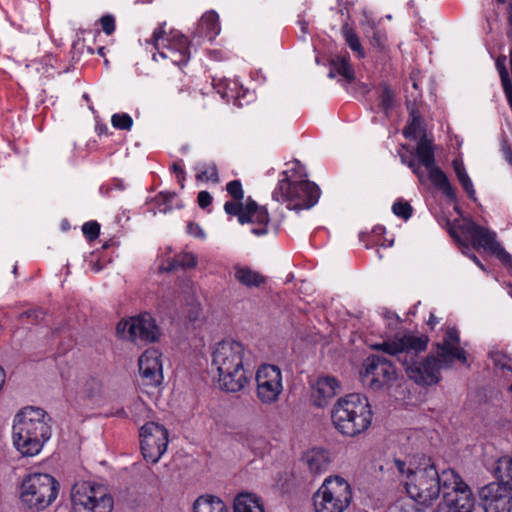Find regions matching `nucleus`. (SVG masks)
Here are the masks:
<instances>
[{
  "mask_svg": "<svg viewBox=\"0 0 512 512\" xmlns=\"http://www.w3.org/2000/svg\"><path fill=\"white\" fill-rule=\"evenodd\" d=\"M117 334L135 344H146L159 339L160 331L155 319L148 313L121 320L116 327Z\"/></svg>",
  "mask_w": 512,
  "mask_h": 512,
  "instance_id": "14",
  "label": "nucleus"
},
{
  "mask_svg": "<svg viewBox=\"0 0 512 512\" xmlns=\"http://www.w3.org/2000/svg\"><path fill=\"white\" fill-rule=\"evenodd\" d=\"M340 389V384L335 377L324 376L318 378L313 388L315 404L318 407L325 406L328 400L332 399L340 392Z\"/></svg>",
  "mask_w": 512,
  "mask_h": 512,
  "instance_id": "22",
  "label": "nucleus"
},
{
  "mask_svg": "<svg viewBox=\"0 0 512 512\" xmlns=\"http://www.w3.org/2000/svg\"><path fill=\"white\" fill-rule=\"evenodd\" d=\"M231 275L235 282L247 289L262 288L267 283V277L261 272L243 264H234Z\"/></svg>",
  "mask_w": 512,
  "mask_h": 512,
  "instance_id": "20",
  "label": "nucleus"
},
{
  "mask_svg": "<svg viewBox=\"0 0 512 512\" xmlns=\"http://www.w3.org/2000/svg\"><path fill=\"white\" fill-rule=\"evenodd\" d=\"M157 53L153 54V60H170L174 65L185 66L191 57L190 40L181 31L170 29L166 31V22L160 23L153 31L151 37L146 40Z\"/></svg>",
  "mask_w": 512,
  "mask_h": 512,
  "instance_id": "7",
  "label": "nucleus"
},
{
  "mask_svg": "<svg viewBox=\"0 0 512 512\" xmlns=\"http://www.w3.org/2000/svg\"><path fill=\"white\" fill-rule=\"evenodd\" d=\"M413 173L418 177L421 183L426 182L424 172L422 171L420 165L414 167Z\"/></svg>",
  "mask_w": 512,
  "mask_h": 512,
  "instance_id": "58",
  "label": "nucleus"
},
{
  "mask_svg": "<svg viewBox=\"0 0 512 512\" xmlns=\"http://www.w3.org/2000/svg\"><path fill=\"white\" fill-rule=\"evenodd\" d=\"M139 371L147 385L157 386L163 381L161 353L155 349H147L138 360Z\"/></svg>",
  "mask_w": 512,
  "mask_h": 512,
  "instance_id": "18",
  "label": "nucleus"
},
{
  "mask_svg": "<svg viewBox=\"0 0 512 512\" xmlns=\"http://www.w3.org/2000/svg\"><path fill=\"white\" fill-rule=\"evenodd\" d=\"M452 165L459 182L469 177V175L466 172L464 163L461 159H454Z\"/></svg>",
  "mask_w": 512,
  "mask_h": 512,
  "instance_id": "51",
  "label": "nucleus"
},
{
  "mask_svg": "<svg viewBox=\"0 0 512 512\" xmlns=\"http://www.w3.org/2000/svg\"><path fill=\"white\" fill-rule=\"evenodd\" d=\"M182 94H186V96H188V97H195L196 95L195 94L193 95V92L190 90V88L188 86H183L178 89L177 101L183 105L191 106L190 103L186 99L181 97Z\"/></svg>",
  "mask_w": 512,
  "mask_h": 512,
  "instance_id": "55",
  "label": "nucleus"
},
{
  "mask_svg": "<svg viewBox=\"0 0 512 512\" xmlns=\"http://www.w3.org/2000/svg\"><path fill=\"white\" fill-rule=\"evenodd\" d=\"M102 384L96 378H89L85 380L79 390L82 398L94 399L101 394Z\"/></svg>",
  "mask_w": 512,
  "mask_h": 512,
  "instance_id": "37",
  "label": "nucleus"
},
{
  "mask_svg": "<svg viewBox=\"0 0 512 512\" xmlns=\"http://www.w3.org/2000/svg\"><path fill=\"white\" fill-rule=\"evenodd\" d=\"M291 172L283 173L284 178L279 180L272 198L278 202L287 203L288 209L297 212L312 208L320 198V188L307 179H293L294 174H290Z\"/></svg>",
  "mask_w": 512,
  "mask_h": 512,
  "instance_id": "6",
  "label": "nucleus"
},
{
  "mask_svg": "<svg viewBox=\"0 0 512 512\" xmlns=\"http://www.w3.org/2000/svg\"><path fill=\"white\" fill-rule=\"evenodd\" d=\"M161 196L163 197L165 202H169L174 197V195L172 194H161Z\"/></svg>",
  "mask_w": 512,
  "mask_h": 512,
  "instance_id": "63",
  "label": "nucleus"
},
{
  "mask_svg": "<svg viewBox=\"0 0 512 512\" xmlns=\"http://www.w3.org/2000/svg\"><path fill=\"white\" fill-rule=\"evenodd\" d=\"M489 253L494 254L504 265L512 268V255L508 253L499 242Z\"/></svg>",
  "mask_w": 512,
  "mask_h": 512,
  "instance_id": "42",
  "label": "nucleus"
},
{
  "mask_svg": "<svg viewBox=\"0 0 512 512\" xmlns=\"http://www.w3.org/2000/svg\"><path fill=\"white\" fill-rule=\"evenodd\" d=\"M172 171L176 174L178 182L181 185V187L183 188L185 177H186V173H185L184 169L182 168V166L179 163H174L172 165Z\"/></svg>",
  "mask_w": 512,
  "mask_h": 512,
  "instance_id": "56",
  "label": "nucleus"
},
{
  "mask_svg": "<svg viewBox=\"0 0 512 512\" xmlns=\"http://www.w3.org/2000/svg\"><path fill=\"white\" fill-rule=\"evenodd\" d=\"M197 256L192 252H181L167 261V270L173 271L179 268L191 269L197 266Z\"/></svg>",
  "mask_w": 512,
  "mask_h": 512,
  "instance_id": "33",
  "label": "nucleus"
},
{
  "mask_svg": "<svg viewBox=\"0 0 512 512\" xmlns=\"http://www.w3.org/2000/svg\"><path fill=\"white\" fill-rule=\"evenodd\" d=\"M460 337L456 328H448L446 330L445 336L443 338L442 343L438 344L439 354L438 357L441 358V354L446 355V359L452 362L453 359H456L463 364L467 363L466 352L460 347Z\"/></svg>",
  "mask_w": 512,
  "mask_h": 512,
  "instance_id": "21",
  "label": "nucleus"
},
{
  "mask_svg": "<svg viewBox=\"0 0 512 512\" xmlns=\"http://www.w3.org/2000/svg\"><path fill=\"white\" fill-rule=\"evenodd\" d=\"M414 466L415 473H412L410 480L405 483L408 495L417 503L429 506L443 494L444 490V472L441 473L436 468L432 458L422 459V463Z\"/></svg>",
  "mask_w": 512,
  "mask_h": 512,
  "instance_id": "5",
  "label": "nucleus"
},
{
  "mask_svg": "<svg viewBox=\"0 0 512 512\" xmlns=\"http://www.w3.org/2000/svg\"><path fill=\"white\" fill-rule=\"evenodd\" d=\"M508 22L510 26V36L512 37V0L509 4Z\"/></svg>",
  "mask_w": 512,
  "mask_h": 512,
  "instance_id": "61",
  "label": "nucleus"
},
{
  "mask_svg": "<svg viewBox=\"0 0 512 512\" xmlns=\"http://www.w3.org/2000/svg\"><path fill=\"white\" fill-rule=\"evenodd\" d=\"M439 323V319L434 315V313H430L427 324L433 328L435 325Z\"/></svg>",
  "mask_w": 512,
  "mask_h": 512,
  "instance_id": "59",
  "label": "nucleus"
},
{
  "mask_svg": "<svg viewBox=\"0 0 512 512\" xmlns=\"http://www.w3.org/2000/svg\"><path fill=\"white\" fill-rule=\"evenodd\" d=\"M490 358L493 364L502 370H512V358L501 351L490 353Z\"/></svg>",
  "mask_w": 512,
  "mask_h": 512,
  "instance_id": "38",
  "label": "nucleus"
},
{
  "mask_svg": "<svg viewBox=\"0 0 512 512\" xmlns=\"http://www.w3.org/2000/svg\"><path fill=\"white\" fill-rule=\"evenodd\" d=\"M494 474L498 479V483H504L512 490V458L508 456L500 457L496 461Z\"/></svg>",
  "mask_w": 512,
  "mask_h": 512,
  "instance_id": "31",
  "label": "nucleus"
},
{
  "mask_svg": "<svg viewBox=\"0 0 512 512\" xmlns=\"http://www.w3.org/2000/svg\"><path fill=\"white\" fill-rule=\"evenodd\" d=\"M442 496L449 512H472L475 505L471 489L453 469L444 472Z\"/></svg>",
  "mask_w": 512,
  "mask_h": 512,
  "instance_id": "13",
  "label": "nucleus"
},
{
  "mask_svg": "<svg viewBox=\"0 0 512 512\" xmlns=\"http://www.w3.org/2000/svg\"><path fill=\"white\" fill-rule=\"evenodd\" d=\"M425 129L423 127L422 119L416 113L411 114L409 124L404 128L403 135L408 139L424 138Z\"/></svg>",
  "mask_w": 512,
  "mask_h": 512,
  "instance_id": "36",
  "label": "nucleus"
},
{
  "mask_svg": "<svg viewBox=\"0 0 512 512\" xmlns=\"http://www.w3.org/2000/svg\"><path fill=\"white\" fill-rule=\"evenodd\" d=\"M256 395L263 404L278 401L283 391V379L280 368L272 364L261 365L255 374Z\"/></svg>",
  "mask_w": 512,
  "mask_h": 512,
  "instance_id": "16",
  "label": "nucleus"
},
{
  "mask_svg": "<svg viewBox=\"0 0 512 512\" xmlns=\"http://www.w3.org/2000/svg\"><path fill=\"white\" fill-rule=\"evenodd\" d=\"M331 450H306L302 460L313 474L326 472L332 462Z\"/></svg>",
  "mask_w": 512,
  "mask_h": 512,
  "instance_id": "23",
  "label": "nucleus"
},
{
  "mask_svg": "<svg viewBox=\"0 0 512 512\" xmlns=\"http://www.w3.org/2000/svg\"><path fill=\"white\" fill-rule=\"evenodd\" d=\"M100 24L102 26L103 31L107 35H111L115 30V19L111 15L102 16L100 19Z\"/></svg>",
  "mask_w": 512,
  "mask_h": 512,
  "instance_id": "50",
  "label": "nucleus"
},
{
  "mask_svg": "<svg viewBox=\"0 0 512 512\" xmlns=\"http://www.w3.org/2000/svg\"><path fill=\"white\" fill-rule=\"evenodd\" d=\"M249 351L236 340L225 339L215 344L211 365L218 373L219 387L227 392H239L249 382Z\"/></svg>",
  "mask_w": 512,
  "mask_h": 512,
  "instance_id": "2",
  "label": "nucleus"
},
{
  "mask_svg": "<svg viewBox=\"0 0 512 512\" xmlns=\"http://www.w3.org/2000/svg\"><path fill=\"white\" fill-rule=\"evenodd\" d=\"M20 451H21L22 456L32 457V456L37 455L41 450L36 449V450H24V451L20 450Z\"/></svg>",
  "mask_w": 512,
  "mask_h": 512,
  "instance_id": "60",
  "label": "nucleus"
},
{
  "mask_svg": "<svg viewBox=\"0 0 512 512\" xmlns=\"http://www.w3.org/2000/svg\"><path fill=\"white\" fill-rule=\"evenodd\" d=\"M193 512H228V508L217 496L201 495L193 504Z\"/></svg>",
  "mask_w": 512,
  "mask_h": 512,
  "instance_id": "29",
  "label": "nucleus"
},
{
  "mask_svg": "<svg viewBox=\"0 0 512 512\" xmlns=\"http://www.w3.org/2000/svg\"><path fill=\"white\" fill-rule=\"evenodd\" d=\"M5 379H6V374H5V371L4 369L0 366V391L2 390L3 388V385L5 383Z\"/></svg>",
  "mask_w": 512,
  "mask_h": 512,
  "instance_id": "62",
  "label": "nucleus"
},
{
  "mask_svg": "<svg viewBox=\"0 0 512 512\" xmlns=\"http://www.w3.org/2000/svg\"><path fill=\"white\" fill-rule=\"evenodd\" d=\"M449 233L459 247L467 251L471 245L476 250L483 249L490 252L498 243L496 232L471 219H464L458 227H452Z\"/></svg>",
  "mask_w": 512,
  "mask_h": 512,
  "instance_id": "11",
  "label": "nucleus"
},
{
  "mask_svg": "<svg viewBox=\"0 0 512 512\" xmlns=\"http://www.w3.org/2000/svg\"><path fill=\"white\" fill-rule=\"evenodd\" d=\"M71 501L75 512H112L114 507L113 497L106 488L89 481L73 485Z\"/></svg>",
  "mask_w": 512,
  "mask_h": 512,
  "instance_id": "10",
  "label": "nucleus"
},
{
  "mask_svg": "<svg viewBox=\"0 0 512 512\" xmlns=\"http://www.w3.org/2000/svg\"><path fill=\"white\" fill-rule=\"evenodd\" d=\"M140 448H167L168 431L155 422H148L140 428Z\"/></svg>",
  "mask_w": 512,
  "mask_h": 512,
  "instance_id": "19",
  "label": "nucleus"
},
{
  "mask_svg": "<svg viewBox=\"0 0 512 512\" xmlns=\"http://www.w3.org/2000/svg\"><path fill=\"white\" fill-rule=\"evenodd\" d=\"M392 210L396 216L401 217L404 220L409 219L412 214L411 205L408 202L402 200L396 201L392 206Z\"/></svg>",
  "mask_w": 512,
  "mask_h": 512,
  "instance_id": "41",
  "label": "nucleus"
},
{
  "mask_svg": "<svg viewBox=\"0 0 512 512\" xmlns=\"http://www.w3.org/2000/svg\"><path fill=\"white\" fill-rule=\"evenodd\" d=\"M226 191L233 198L232 202L244 203V191L239 180H232L227 183Z\"/></svg>",
  "mask_w": 512,
  "mask_h": 512,
  "instance_id": "39",
  "label": "nucleus"
},
{
  "mask_svg": "<svg viewBox=\"0 0 512 512\" xmlns=\"http://www.w3.org/2000/svg\"><path fill=\"white\" fill-rule=\"evenodd\" d=\"M426 170L433 185L441 190L446 197L454 200L456 198L455 190L443 170L440 169L437 165Z\"/></svg>",
  "mask_w": 512,
  "mask_h": 512,
  "instance_id": "28",
  "label": "nucleus"
},
{
  "mask_svg": "<svg viewBox=\"0 0 512 512\" xmlns=\"http://www.w3.org/2000/svg\"><path fill=\"white\" fill-rule=\"evenodd\" d=\"M478 496L484 512L512 511V490L504 483H488L479 489Z\"/></svg>",
  "mask_w": 512,
  "mask_h": 512,
  "instance_id": "17",
  "label": "nucleus"
},
{
  "mask_svg": "<svg viewBox=\"0 0 512 512\" xmlns=\"http://www.w3.org/2000/svg\"><path fill=\"white\" fill-rule=\"evenodd\" d=\"M166 450H140L147 463L155 464Z\"/></svg>",
  "mask_w": 512,
  "mask_h": 512,
  "instance_id": "48",
  "label": "nucleus"
},
{
  "mask_svg": "<svg viewBox=\"0 0 512 512\" xmlns=\"http://www.w3.org/2000/svg\"><path fill=\"white\" fill-rule=\"evenodd\" d=\"M365 38L368 40L370 46L378 53H387L389 50L388 37L384 29L372 21L367 20L363 30Z\"/></svg>",
  "mask_w": 512,
  "mask_h": 512,
  "instance_id": "24",
  "label": "nucleus"
},
{
  "mask_svg": "<svg viewBox=\"0 0 512 512\" xmlns=\"http://www.w3.org/2000/svg\"><path fill=\"white\" fill-rule=\"evenodd\" d=\"M394 102V93L388 86H384L380 94V106L387 112L392 108Z\"/></svg>",
  "mask_w": 512,
  "mask_h": 512,
  "instance_id": "43",
  "label": "nucleus"
},
{
  "mask_svg": "<svg viewBox=\"0 0 512 512\" xmlns=\"http://www.w3.org/2000/svg\"><path fill=\"white\" fill-rule=\"evenodd\" d=\"M197 171L196 179L202 182L211 181L213 183L219 182L218 169L215 163H200L195 167Z\"/></svg>",
  "mask_w": 512,
  "mask_h": 512,
  "instance_id": "35",
  "label": "nucleus"
},
{
  "mask_svg": "<svg viewBox=\"0 0 512 512\" xmlns=\"http://www.w3.org/2000/svg\"><path fill=\"white\" fill-rule=\"evenodd\" d=\"M51 419L38 407L27 406L14 417L12 439L15 448H42L52 435Z\"/></svg>",
  "mask_w": 512,
  "mask_h": 512,
  "instance_id": "3",
  "label": "nucleus"
},
{
  "mask_svg": "<svg viewBox=\"0 0 512 512\" xmlns=\"http://www.w3.org/2000/svg\"><path fill=\"white\" fill-rule=\"evenodd\" d=\"M231 84L230 81L227 80H218V82H213V86L216 89L217 93L221 95L222 98L229 100L233 97L230 93L231 88L229 87Z\"/></svg>",
  "mask_w": 512,
  "mask_h": 512,
  "instance_id": "47",
  "label": "nucleus"
},
{
  "mask_svg": "<svg viewBox=\"0 0 512 512\" xmlns=\"http://www.w3.org/2000/svg\"><path fill=\"white\" fill-rule=\"evenodd\" d=\"M341 35L345 44L351 49L357 58L364 59L366 57V52L362 46L360 37L352 26L345 23L341 27Z\"/></svg>",
  "mask_w": 512,
  "mask_h": 512,
  "instance_id": "30",
  "label": "nucleus"
},
{
  "mask_svg": "<svg viewBox=\"0 0 512 512\" xmlns=\"http://www.w3.org/2000/svg\"><path fill=\"white\" fill-rule=\"evenodd\" d=\"M58 481L49 474L34 473L24 478L20 487V499L29 509L42 511L57 498Z\"/></svg>",
  "mask_w": 512,
  "mask_h": 512,
  "instance_id": "8",
  "label": "nucleus"
},
{
  "mask_svg": "<svg viewBox=\"0 0 512 512\" xmlns=\"http://www.w3.org/2000/svg\"><path fill=\"white\" fill-rule=\"evenodd\" d=\"M212 196L207 191H200L197 196L198 205L201 208H207L212 203Z\"/></svg>",
  "mask_w": 512,
  "mask_h": 512,
  "instance_id": "53",
  "label": "nucleus"
},
{
  "mask_svg": "<svg viewBox=\"0 0 512 512\" xmlns=\"http://www.w3.org/2000/svg\"><path fill=\"white\" fill-rule=\"evenodd\" d=\"M329 76L334 78L336 75L342 76L347 81H352L355 77L354 69L350 64V58L347 54H338L332 57Z\"/></svg>",
  "mask_w": 512,
  "mask_h": 512,
  "instance_id": "27",
  "label": "nucleus"
},
{
  "mask_svg": "<svg viewBox=\"0 0 512 512\" xmlns=\"http://www.w3.org/2000/svg\"><path fill=\"white\" fill-rule=\"evenodd\" d=\"M331 419L334 427L343 435L353 437L364 432L372 421L367 397L352 393L338 399L332 409Z\"/></svg>",
  "mask_w": 512,
  "mask_h": 512,
  "instance_id": "4",
  "label": "nucleus"
},
{
  "mask_svg": "<svg viewBox=\"0 0 512 512\" xmlns=\"http://www.w3.org/2000/svg\"><path fill=\"white\" fill-rule=\"evenodd\" d=\"M82 232L88 240L92 241L99 236L100 225L96 221L86 222L82 226Z\"/></svg>",
  "mask_w": 512,
  "mask_h": 512,
  "instance_id": "44",
  "label": "nucleus"
},
{
  "mask_svg": "<svg viewBox=\"0 0 512 512\" xmlns=\"http://www.w3.org/2000/svg\"><path fill=\"white\" fill-rule=\"evenodd\" d=\"M463 254L467 255L480 269L486 271L485 266L481 263L478 257L474 253H470V250L467 251L464 248H461Z\"/></svg>",
  "mask_w": 512,
  "mask_h": 512,
  "instance_id": "57",
  "label": "nucleus"
},
{
  "mask_svg": "<svg viewBox=\"0 0 512 512\" xmlns=\"http://www.w3.org/2000/svg\"><path fill=\"white\" fill-rule=\"evenodd\" d=\"M19 319L23 322L38 323L44 319V312L39 309L25 311L19 315Z\"/></svg>",
  "mask_w": 512,
  "mask_h": 512,
  "instance_id": "45",
  "label": "nucleus"
},
{
  "mask_svg": "<svg viewBox=\"0 0 512 512\" xmlns=\"http://www.w3.org/2000/svg\"><path fill=\"white\" fill-rule=\"evenodd\" d=\"M186 231L189 235H191L193 237H196L199 239L205 238V233H204L203 229L197 223H193V222L188 223Z\"/></svg>",
  "mask_w": 512,
  "mask_h": 512,
  "instance_id": "52",
  "label": "nucleus"
},
{
  "mask_svg": "<svg viewBox=\"0 0 512 512\" xmlns=\"http://www.w3.org/2000/svg\"><path fill=\"white\" fill-rule=\"evenodd\" d=\"M496 67L499 72L502 86H507V84L511 83L509 73L506 68V57H499L496 61Z\"/></svg>",
  "mask_w": 512,
  "mask_h": 512,
  "instance_id": "46",
  "label": "nucleus"
},
{
  "mask_svg": "<svg viewBox=\"0 0 512 512\" xmlns=\"http://www.w3.org/2000/svg\"><path fill=\"white\" fill-rule=\"evenodd\" d=\"M426 457L427 456L424 455L423 453L408 455L405 459L395 457L394 464L399 473L402 475L406 474L407 479L410 480V476H412V473H415V471L417 470L411 464H414L415 462V465L418 466V463H422V459H426Z\"/></svg>",
  "mask_w": 512,
  "mask_h": 512,
  "instance_id": "34",
  "label": "nucleus"
},
{
  "mask_svg": "<svg viewBox=\"0 0 512 512\" xmlns=\"http://www.w3.org/2000/svg\"><path fill=\"white\" fill-rule=\"evenodd\" d=\"M360 377L364 386L377 391L390 387L397 379V371L386 357L371 355L366 358Z\"/></svg>",
  "mask_w": 512,
  "mask_h": 512,
  "instance_id": "15",
  "label": "nucleus"
},
{
  "mask_svg": "<svg viewBox=\"0 0 512 512\" xmlns=\"http://www.w3.org/2000/svg\"><path fill=\"white\" fill-rule=\"evenodd\" d=\"M351 500V486L340 476L326 478L313 496L315 512H344Z\"/></svg>",
  "mask_w": 512,
  "mask_h": 512,
  "instance_id": "9",
  "label": "nucleus"
},
{
  "mask_svg": "<svg viewBox=\"0 0 512 512\" xmlns=\"http://www.w3.org/2000/svg\"><path fill=\"white\" fill-rule=\"evenodd\" d=\"M463 189L466 191L468 197L475 201L476 200V191L474 189L473 183L470 179V177L466 178L465 180L460 182Z\"/></svg>",
  "mask_w": 512,
  "mask_h": 512,
  "instance_id": "54",
  "label": "nucleus"
},
{
  "mask_svg": "<svg viewBox=\"0 0 512 512\" xmlns=\"http://www.w3.org/2000/svg\"><path fill=\"white\" fill-rule=\"evenodd\" d=\"M416 156L419 162L426 168H431L436 165L435 155L432 143L426 138L420 139L416 147Z\"/></svg>",
  "mask_w": 512,
  "mask_h": 512,
  "instance_id": "32",
  "label": "nucleus"
},
{
  "mask_svg": "<svg viewBox=\"0 0 512 512\" xmlns=\"http://www.w3.org/2000/svg\"><path fill=\"white\" fill-rule=\"evenodd\" d=\"M220 30L219 16L212 10L203 14L198 22L195 35L212 40L220 33Z\"/></svg>",
  "mask_w": 512,
  "mask_h": 512,
  "instance_id": "25",
  "label": "nucleus"
},
{
  "mask_svg": "<svg viewBox=\"0 0 512 512\" xmlns=\"http://www.w3.org/2000/svg\"><path fill=\"white\" fill-rule=\"evenodd\" d=\"M224 210L228 215L236 216L240 224H252L251 233L263 236L268 233L270 216L265 206L259 205L251 197L244 203L226 202Z\"/></svg>",
  "mask_w": 512,
  "mask_h": 512,
  "instance_id": "12",
  "label": "nucleus"
},
{
  "mask_svg": "<svg viewBox=\"0 0 512 512\" xmlns=\"http://www.w3.org/2000/svg\"><path fill=\"white\" fill-rule=\"evenodd\" d=\"M408 166H409V167L412 169V171H413V170H414V167H415V166H418V164H416L414 161H410V162L408 163Z\"/></svg>",
  "mask_w": 512,
  "mask_h": 512,
  "instance_id": "64",
  "label": "nucleus"
},
{
  "mask_svg": "<svg viewBox=\"0 0 512 512\" xmlns=\"http://www.w3.org/2000/svg\"><path fill=\"white\" fill-rule=\"evenodd\" d=\"M426 433L423 431H413L408 436L409 445L411 446H426L425 440Z\"/></svg>",
  "mask_w": 512,
  "mask_h": 512,
  "instance_id": "49",
  "label": "nucleus"
},
{
  "mask_svg": "<svg viewBox=\"0 0 512 512\" xmlns=\"http://www.w3.org/2000/svg\"><path fill=\"white\" fill-rule=\"evenodd\" d=\"M426 336L404 335L393 341H384L373 345V349L381 350L390 356H395L405 368L407 376L417 384L431 385L440 380V369L451 366V361L445 354L441 358L433 355L422 359L419 352L426 350Z\"/></svg>",
  "mask_w": 512,
  "mask_h": 512,
  "instance_id": "1",
  "label": "nucleus"
},
{
  "mask_svg": "<svg viewBox=\"0 0 512 512\" xmlns=\"http://www.w3.org/2000/svg\"><path fill=\"white\" fill-rule=\"evenodd\" d=\"M233 512H264V507L257 495L242 492L234 499Z\"/></svg>",
  "mask_w": 512,
  "mask_h": 512,
  "instance_id": "26",
  "label": "nucleus"
},
{
  "mask_svg": "<svg viewBox=\"0 0 512 512\" xmlns=\"http://www.w3.org/2000/svg\"><path fill=\"white\" fill-rule=\"evenodd\" d=\"M111 123L116 129L130 130L133 125V120L130 115L126 113H117L112 116Z\"/></svg>",
  "mask_w": 512,
  "mask_h": 512,
  "instance_id": "40",
  "label": "nucleus"
}]
</instances>
